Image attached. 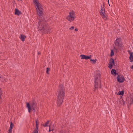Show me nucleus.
<instances>
[{"instance_id": "obj_13", "label": "nucleus", "mask_w": 133, "mask_h": 133, "mask_svg": "<svg viewBox=\"0 0 133 133\" xmlns=\"http://www.w3.org/2000/svg\"><path fill=\"white\" fill-rule=\"evenodd\" d=\"M15 14L18 15H19L21 13L20 11L17 8L15 9Z\"/></svg>"}, {"instance_id": "obj_2", "label": "nucleus", "mask_w": 133, "mask_h": 133, "mask_svg": "<svg viewBox=\"0 0 133 133\" xmlns=\"http://www.w3.org/2000/svg\"><path fill=\"white\" fill-rule=\"evenodd\" d=\"M65 88L62 84L60 85L58 91V95L57 103L58 106H60L62 104L65 94Z\"/></svg>"}, {"instance_id": "obj_8", "label": "nucleus", "mask_w": 133, "mask_h": 133, "mask_svg": "<svg viewBox=\"0 0 133 133\" xmlns=\"http://www.w3.org/2000/svg\"><path fill=\"white\" fill-rule=\"evenodd\" d=\"M114 43L116 46L118 48L122 47V44L121 42V39L120 38H117L115 41Z\"/></svg>"}, {"instance_id": "obj_31", "label": "nucleus", "mask_w": 133, "mask_h": 133, "mask_svg": "<svg viewBox=\"0 0 133 133\" xmlns=\"http://www.w3.org/2000/svg\"><path fill=\"white\" fill-rule=\"evenodd\" d=\"M49 132H50L51 131H53V130H54V129H52V130H51L50 126H49Z\"/></svg>"}, {"instance_id": "obj_3", "label": "nucleus", "mask_w": 133, "mask_h": 133, "mask_svg": "<svg viewBox=\"0 0 133 133\" xmlns=\"http://www.w3.org/2000/svg\"><path fill=\"white\" fill-rule=\"evenodd\" d=\"M34 3L36 5V9L37 11V13L38 15L40 17L43 14V9L41 7V5L39 3V1L37 0H33Z\"/></svg>"}, {"instance_id": "obj_38", "label": "nucleus", "mask_w": 133, "mask_h": 133, "mask_svg": "<svg viewBox=\"0 0 133 133\" xmlns=\"http://www.w3.org/2000/svg\"><path fill=\"white\" fill-rule=\"evenodd\" d=\"M118 73H116V75H118Z\"/></svg>"}, {"instance_id": "obj_27", "label": "nucleus", "mask_w": 133, "mask_h": 133, "mask_svg": "<svg viewBox=\"0 0 133 133\" xmlns=\"http://www.w3.org/2000/svg\"><path fill=\"white\" fill-rule=\"evenodd\" d=\"M2 94V92L0 90V103L1 102V96Z\"/></svg>"}, {"instance_id": "obj_4", "label": "nucleus", "mask_w": 133, "mask_h": 133, "mask_svg": "<svg viewBox=\"0 0 133 133\" xmlns=\"http://www.w3.org/2000/svg\"><path fill=\"white\" fill-rule=\"evenodd\" d=\"M37 103L34 100H33L32 102L30 104L29 103H26V107L28 109V111L29 113L31 112V108H36Z\"/></svg>"}, {"instance_id": "obj_12", "label": "nucleus", "mask_w": 133, "mask_h": 133, "mask_svg": "<svg viewBox=\"0 0 133 133\" xmlns=\"http://www.w3.org/2000/svg\"><path fill=\"white\" fill-rule=\"evenodd\" d=\"M26 36L21 34L19 38L23 42L25 41V38H26Z\"/></svg>"}, {"instance_id": "obj_16", "label": "nucleus", "mask_w": 133, "mask_h": 133, "mask_svg": "<svg viewBox=\"0 0 133 133\" xmlns=\"http://www.w3.org/2000/svg\"><path fill=\"white\" fill-rule=\"evenodd\" d=\"M120 102H121V104L122 105H124L125 104V102L122 98L120 99Z\"/></svg>"}, {"instance_id": "obj_24", "label": "nucleus", "mask_w": 133, "mask_h": 133, "mask_svg": "<svg viewBox=\"0 0 133 133\" xmlns=\"http://www.w3.org/2000/svg\"><path fill=\"white\" fill-rule=\"evenodd\" d=\"M50 70V68H48V67L47 68H46V73L47 74H49V71Z\"/></svg>"}, {"instance_id": "obj_10", "label": "nucleus", "mask_w": 133, "mask_h": 133, "mask_svg": "<svg viewBox=\"0 0 133 133\" xmlns=\"http://www.w3.org/2000/svg\"><path fill=\"white\" fill-rule=\"evenodd\" d=\"M39 122L38 121V120H36V128L34 129V130L33 133H38V130L39 126L38 125V123L39 125Z\"/></svg>"}, {"instance_id": "obj_40", "label": "nucleus", "mask_w": 133, "mask_h": 133, "mask_svg": "<svg viewBox=\"0 0 133 133\" xmlns=\"http://www.w3.org/2000/svg\"><path fill=\"white\" fill-rule=\"evenodd\" d=\"M1 78V77L0 76V78Z\"/></svg>"}, {"instance_id": "obj_23", "label": "nucleus", "mask_w": 133, "mask_h": 133, "mask_svg": "<svg viewBox=\"0 0 133 133\" xmlns=\"http://www.w3.org/2000/svg\"><path fill=\"white\" fill-rule=\"evenodd\" d=\"M114 55V53L113 50H111L110 53V56H112Z\"/></svg>"}, {"instance_id": "obj_18", "label": "nucleus", "mask_w": 133, "mask_h": 133, "mask_svg": "<svg viewBox=\"0 0 133 133\" xmlns=\"http://www.w3.org/2000/svg\"><path fill=\"white\" fill-rule=\"evenodd\" d=\"M124 94V91L123 90H122V91H119L117 95H123Z\"/></svg>"}, {"instance_id": "obj_1", "label": "nucleus", "mask_w": 133, "mask_h": 133, "mask_svg": "<svg viewBox=\"0 0 133 133\" xmlns=\"http://www.w3.org/2000/svg\"><path fill=\"white\" fill-rule=\"evenodd\" d=\"M38 31L42 34H47L50 32V28L49 26L47 23L44 18H41L39 19L38 25Z\"/></svg>"}, {"instance_id": "obj_34", "label": "nucleus", "mask_w": 133, "mask_h": 133, "mask_svg": "<svg viewBox=\"0 0 133 133\" xmlns=\"http://www.w3.org/2000/svg\"><path fill=\"white\" fill-rule=\"evenodd\" d=\"M38 55H40L41 54V53L39 52H38Z\"/></svg>"}, {"instance_id": "obj_19", "label": "nucleus", "mask_w": 133, "mask_h": 133, "mask_svg": "<svg viewBox=\"0 0 133 133\" xmlns=\"http://www.w3.org/2000/svg\"><path fill=\"white\" fill-rule=\"evenodd\" d=\"M90 60L91 62V63L94 64H95L96 63L97 61V59L93 60L91 59V58L90 59Z\"/></svg>"}, {"instance_id": "obj_36", "label": "nucleus", "mask_w": 133, "mask_h": 133, "mask_svg": "<svg viewBox=\"0 0 133 133\" xmlns=\"http://www.w3.org/2000/svg\"><path fill=\"white\" fill-rule=\"evenodd\" d=\"M131 68H132V69H133V65H132V66L131 67Z\"/></svg>"}, {"instance_id": "obj_5", "label": "nucleus", "mask_w": 133, "mask_h": 133, "mask_svg": "<svg viewBox=\"0 0 133 133\" xmlns=\"http://www.w3.org/2000/svg\"><path fill=\"white\" fill-rule=\"evenodd\" d=\"M100 76V73L99 72H98L97 73V75L96 76V78L95 79V84H94V87L95 89L94 90V91L95 92L96 90L97 89L98 86L99 84L98 83V77L99 78V77Z\"/></svg>"}, {"instance_id": "obj_21", "label": "nucleus", "mask_w": 133, "mask_h": 133, "mask_svg": "<svg viewBox=\"0 0 133 133\" xmlns=\"http://www.w3.org/2000/svg\"><path fill=\"white\" fill-rule=\"evenodd\" d=\"M130 101H129L130 102V104L131 105L133 103V97L132 96L130 97Z\"/></svg>"}, {"instance_id": "obj_41", "label": "nucleus", "mask_w": 133, "mask_h": 133, "mask_svg": "<svg viewBox=\"0 0 133 133\" xmlns=\"http://www.w3.org/2000/svg\"><path fill=\"white\" fill-rule=\"evenodd\" d=\"M121 97L122 98V96H121Z\"/></svg>"}, {"instance_id": "obj_11", "label": "nucleus", "mask_w": 133, "mask_h": 133, "mask_svg": "<svg viewBox=\"0 0 133 133\" xmlns=\"http://www.w3.org/2000/svg\"><path fill=\"white\" fill-rule=\"evenodd\" d=\"M117 78V81L119 83H123L125 80V79L123 75L121 76V77L119 75H118Z\"/></svg>"}, {"instance_id": "obj_6", "label": "nucleus", "mask_w": 133, "mask_h": 133, "mask_svg": "<svg viewBox=\"0 0 133 133\" xmlns=\"http://www.w3.org/2000/svg\"><path fill=\"white\" fill-rule=\"evenodd\" d=\"M75 18V15L74 12H70L66 19L70 22L74 21Z\"/></svg>"}, {"instance_id": "obj_29", "label": "nucleus", "mask_w": 133, "mask_h": 133, "mask_svg": "<svg viewBox=\"0 0 133 133\" xmlns=\"http://www.w3.org/2000/svg\"><path fill=\"white\" fill-rule=\"evenodd\" d=\"M74 26H72V27H71V28H69V29L70 30H73L74 29Z\"/></svg>"}, {"instance_id": "obj_7", "label": "nucleus", "mask_w": 133, "mask_h": 133, "mask_svg": "<svg viewBox=\"0 0 133 133\" xmlns=\"http://www.w3.org/2000/svg\"><path fill=\"white\" fill-rule=\"evenodd\" d=\"M103 7L104 6V4H103ZM105 9L104 7H102L101 6V9L100 12V14L101 15L102 18L104 20H106L107 16L106 14L105 13Z\"/></svg>"}, {"instance_id": "obj_25", "label": "nucleus", "mask_w": 133, "mask_h": 133, "mask_svg": "<svg viewBox=\"0 0 133 133\" xmlns=\"http://www.w3.org/2000/svg\"><path fill=\"white\" fill-rule=\"evenodd\" d=\"M13 124L12 122H10V128H13Z\"/></svg>"}, {"instance_id": "obj_22", "label": "nucleus", "mask_w": 133, "mask_h": 133, "mask_svg": "<svg viewBox=\"0 0 133 133\" xmlns=\"http://www.w3.org/2000/svg\"><path fill=\"white\" fill-rule=\"evenodd\" d=\"M49 121L48 120L47 121V122L45 123V124H43V125L44 127H47L48 126V125L49 123Z\"/></svg>"}, {"instance_id": "obj_30", "label": "nucleus", "mask_w": 133, "mask_h": 133, "mask_svg": "<svg viewBox=\"0 0 133 133\" xmlns=\"http://www.w3.org/2000/svg\"><path fill=\"white\" fill-rule=\"evenodd\" d=\"M31 108V110H33L34 111V112H35V108Z\"/></svg>"}, {"instance_id": "obj_9", "label": "nucleus", "mask_w": 133, "mask_h": 133, "mask_svg": "<svg viewBox=\"0 0 133 133\" xmlns=\"http://www.w3.org/2000/svg\"><path fill=\"white\" fill-rule=\"evenodd\" d=\"M80 57H81V59H85L87 60L90 59V58L92 57L91 55H90L89 56L86 55L84 54H82L80 55Z\"/></svg>"}, {"instance_id": "obj_39", "label": "nucleus", "mask_w": 133, "mask_h": 133, "mask_svg": "<svg viewBox=\"0 0 133 133\" xmlns=\"http://www.w3.org/2000/svg\"><path fill=\"white\" fill-rule=\"evenodd\" d=\"M37 18H38V19H39V18H38V17H37Z\"/></svg>"}, {"instance_id": "obj_33", "label": "nucleus", "mask_w": 133, "mask_h": 133, "mask_svg": "<svg viewBox=\"0 0 133 133\" xmlns=\"http://www.w3.org/2000/svg\"><path fill=\"white\" fill-rule=\"evenodd\" d=\"M74 30L76 31H77L78 30V29L77 28H76Z\"/></svg>"}, {"instance_id": "obj_20", "label": "nucleus", "mask_w": 133, "mask_h": 133, "mask_svg": "<svg viewBox=\"0 0 133 133\" xmlns=\"http://www.w3.org/2000/svg\"><path fill=\"white\" fill-rule=\"evenodd\" d=\"M114 65L115 66V65L109 63L108 67L110 68V69H111L112 68Z\"/></svg>"}, {"instance_id": "obj_28", "label": "nucleus", "mask_w": 133, "mask_h": 133, "mask_svg": "<svg viewBox=\"0 0 133 133\" xmlns=\"http://www.w3.org/2000/svg\"><path fill=\"white\" fill-rule=\"evenodd\" d=\"M60 133H67L65 130H61L60 132Z\"/></svg>"}, {"instance_id": "obj_26", "label": "nucleus", "mask_w": 133, "mask_h": 133, "mask_svg": "<svg viewBox=\"0 0 133 133\" xmlns=\"http://www.w3.org/2000/svg\"><path fill=\"white\" fill-rule=\"evenodd\" d=\"M13 128H10V129H9L8 131L9 132L8 133H12V130Z\"/></svg>"}, {"instance_id": "obj_15", "label": "nucleus", "mask_w": 133, "mask_h": 133, "mask_svg": "<svg viewBox=\"0 0 133 133\" xmlns=\"http://www.w3.org/2000/svg\"><path fill=\"white\" fill-rule=\"evenodd\" d=\"M109 63L115 65L114 59H113L112 58H110L109 61Z\"/></svg>"}, {"instance_id": "obj_14", "label": "nucleus", "mask_w": 133, "mask_h": 133, "mask_svg": "<svg viewBox=\"0 0 133 133\" xmlns=\"http://www.w3.org/2000/svg\"><path fill=\"white\" fill-rule=\"evenodd\" d=\"M130 56L129 58L130 60V62H132L133 61V52H132L131 53H130Z\"/></svg>"}, {"instance_id": "obj_32", "label": "nucleus", "mask_w": 133, "mask_h": 133, "mask_svg": "<svg viewBox=\"0 0 133 133\" xmlns=\"http://www.w3.org/2000/svg\"><path fill=\"white\" fill-rule=\"evenodd\" d=\"M128 52L129 54L130 55V53H131V51L130 50H129L128 51Z\"/></svg>"}, {"instance_id": "obj_37", "label": "nucleus", "mask_w": 133, "mask_h": 133, "mask_svg": "<svg viewBox=\"0 0 133 133\" xmlns=\"http://www.w3.org/2000/svg\"><path fill=\"white\" fill-rule=\"evenodd\" d=\"M114 49H116L115 47H114Z\"/></svg>"}, {"instance_id": "obj_35", "label": "nucleus", "mask_w": 133, "mask_h": 133, "mask_svg": "<svg viewBox=\"0 0 133 133\" xmlns=\"http://www.w3.org/2000/svg\"><path fill=\"white\" fill-rule=\"evenodd\" d=\"M109 0H108V3H109V5L110 6V4H109Z\"/></svg>"}, {"instance_id": "obj_17", "label": "nucleus", "mask_w": 133, "mask_h": 133, "mask_svg": "<svg viewBox=\"0 0 133 133\" xmlns=\"http://www.w3.org/2000/svg\"><path fill=\"white\" fill-rule=\"evenodd\" d=\"M111 74L112 75H114V76H116V70H115L114 69H112L111 70Z\"/></svg>"}]
</instances>
